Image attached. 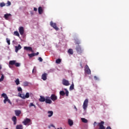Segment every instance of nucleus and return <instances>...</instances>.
Wrapping results in <instances>:
<instances>
[{
  "label": "nucleus",
  "instance_id": "7ed1b4c3",
  "mask_svg": "<svg viewBox=\"0 0 129 129\" xmlns=\"http://www.w3.org/2000/svg\"><path fill=\"white\" fill-rule=\"evenodd\" d=\"M50 25L51 27L54 29V30H56V31H59V28L57 27V24L56 23H53V21H51L50 22Z\"/></svg>",
  "mask_w": 129,
  "mask_h": 129
},
{
  "label": "nucleus",
  "instance_id": "6e6552de",
  "mask_svg": "<svg viewBox=\"0 0 129 129\" xmlns=\"http://www.w3.org/2000/svg\"><path fill=\"white\" fill-rule=\"evenodd\" d=\"M50 99H51L52 101H56V100L57 99V96H56L55 94H51L50 96Z\"/></svg>",
  "mask_w": 129,
  "mask_h": 129
},
{
  "label": "nucleus",
  "instance_id": "864d4df0",
  "mask_svg": "<svg viewBox=\"0 0 129 129\" xmlns=\"http://www.w3.org/2000/svg\"><path fill=\"white\" fill-rule=\"evenodd\" d=\"M96 123H97L96 122H94V126H95V125H96Z\"/></svg>",
  "mask_w": 129,
  "mask_h": 129
},
{
  "label": "nucleus",
  "instance_id": "8fccbe9b",
  "mask_svg": "<svg viewBox=\"0 0 129 129\" xmlns=\"http://www.w3.org/2000/svg\"><path fill=\"white\" fill-rule=\"evenodd\" d=\"M76 44H77V45H79V44H80V41H77L76 42Z\"/></svg>",
  "mask_w": 129,
  "mask_h": 129
},
{
  "label": "nucleus",
  "instance_id": "393cba45",
  "mask_svg": "<svg viewBox=\"0 0 129 129\" xmlns=\"http://www.w3.org/2000/svg\"><path fill=\"white\" fill-rule=\"evenodd\" d=\"M48 113L49 114L48 115V117H51V116H52V115H53V111H48Z\"/></svg>",
  "mask_w": 129,
  "mask_h": 129
},
{
  "label": "nucleus",
  "instance_id": "4c0bfd02",
  "mask_svg": "<svg viewBox=\"0 0 129 129\" xmlns=\"http://www.w3.org/2000/svg\"><path fill=\"white\" fill-rule=\"evenodd\" d=\"M28 85H29V82H24L23 83V86H28Z\"/></svg>",
  "mask_w": 129,
  "mask_h": 129
},
{
  "label": "nucleus",
  "instance_id": "f704fd0d",
  "mask_svg": "<svg viewBox=\"0 0 129 129\" xmlns=\"http://www.w3.org/2000/svg\"><path fill=\"white\" fill-rule=\"evenodd\" d=\"M7 43L8 45H11V40L9 38H6Z\"/></svg>",
  "mask_w": 129,
  "mask_h": 129
},
{
  "label": "nucleus",
  "instance_id": "0eeeda50",
  "mask_svg": "<svg viewBox=\"0 0 129 129\" xmlns=\"http://www.w3.org/2000/svg\"><path fill=\"white\" fill-rule=\"evenodd\" d=\"M19 32L20 34V35H21V36H23V35H24V33L25 32V30L24 29V27H20L19 28Z\"/></svg>",
  "mask_w": 129,
  "mask_h": 129
},
{
  "label": "nucleus",
  "instance_id": "a18cd8bd",
  "mask_svg": "<svg viewBox=\"0 0 129 129\" xmlns=\"http://www.w3.org/2000/svg\"><path fill=\"white\" fill-rule=\"evenodd\" d=\"M7 5H8V7L10 6H11V2L8 1V2H7Z\"/></svg>",
  "mask_w": 129,
  "mask_h": 129
},
{
  "label": "nucleus",
  "instance_id": "cd10ccee",
  "mask_svg": "<svg viewBox=\"0 0 129 129\" xmlns=\"http://www.w3.org/2000/svg\"><path fill=\"white\" fill-rule=\"evenodd\" d=\"M14 35L15 36H17V37H20V33H19V32L18 31H15Z\"/></svg>",
  "mask_w": 129,
  "mask_h": 129
},
{
  "label": "nucleus",
  "instance_id": "f03ea898",
  "mask_svg": "<svg viewBox=\"0 0 129 129\" xmlns=\"http://www.w3.org/2000/svg\"><path fill=\"white\" fill-rule=\"evenodd\" d=\"M87 106H88V99H86L84 101L83 105V108L84 110L87 109Z\"/></svg>",
  "mask_w": 129,
  "mask_h": 129
},
{
  "label": "nucleus",
  "instance_id": "f3484780",
  "mask_svg": "<svg viewBox=\"0 0 129 129\" xmlns=\"http://www.w3.org/2000/svg\"><path fill=\"white\" fill-rule=\"evenodd\" d=\"M7 101H8V103H10V104H12V102H11V100L9 99V97L7 99H4V103L6 104Z\"/></svg>",
  "mask_w": 129,
  "mask_h": 129
},
{
  "label": "nucleus",
  "instance_id": "58836bf2",
  "mask_svg": "<svg viewBox=\"0 0 129 129\" xmlns=\"http://www.w3.org/2000/svg\"><path fill=\"white\" fill-rule=\"evenodd\" d=\"M5 6H6V4H5L4 3H0L1 8H3V7H5Z\"/></svg>",
  "mask_w": 129,
  "mask_h": 129
},
{
  "label": "nucleus",
  "instance_id": "49530a36",
  "mask_svg": "<svg viewBox=\"0 0 129 129\" xmlns=\"http://www.w3.org/2000/svg\"><path fill=\"white\" fill-rule=\"evenodd\" d=\"M35 56H38L39 55V52H37V53H35Z\"/></svg>",
  "mask_w": 129,
  "mask_h": 129
},
{
  "label": "nucleus",
  "instance_id": "603ef678",
  "mask_svg": "<svg viewBox=\"0 0 129 129\" xmlns=\"http://www.w3.org/2000/svg\"><path fill=\"white\" fill-rule=\"evenodd\" d=\"M30 14H31V15H32V16H33V15H34V12H33L32 11H31V12H30Z\"/></svg>",
  "mask_w": 129,
  "mask_h": 129
},
{
  "label": "nucleus",
  "instance_id": "a19ab883",
  "mask_svg": "<svg viewBox=\"0 0 129 129\" xmlns=\"http://www.w3.org/2000/svg\"><path fill=\"white\" fill-rule=\"evenodd\" d=\"M37 71L36 69V67H34L33 70H32V73H36V72Z\"/></svg>",
  "mask_w": 129,
  "mask_h": 129
},
{
  "label": "nucleus",
  "instance_id": "1a4fd4ad",
  "mask_svg": "<svg viewBox=\"0 0 129 129\" xmlns=\"http://www.w3.org/2000/svg\"><path fill=\"white\" fill-rule=\"evenodd\" d=\"M30 121H31V119H29L27 118L24 120V121L23 122V123L24 124V125H27L28 123H30Z\"/></svg>",
  "mask_w": 129,
  "mask_h": 129
},
{
  "label": "nucleus",
  "instance_id": "20e7f679",
  "mask_svg": "<svg viewBox=\"0 0 129 129\" xmlns=\"http://www.w3.org/2000/svg\"><path fill=\"white\" fill-rule=\"evenodd\" d=\"M85 73L86 74H88V75L91 74V71H90V69H89V67H88V65L86 66V68L85 69Z\"/></svg>",
  "mask_w": 129,
  "mask_h": 129
},
{
  "label": "nucleus",
  "instance_id": "9b49d317",
  "mask_svg": "<svg viewBox=\"0 0 129 129\" xmlns=\"http://www.w3.org/2000/svg\"><path fill=\"white\" fill-rule=\"evenodd\" d=\"M22 49V46H21L20 44H19L18 46H15V52L16 53H18L19 50H21Z\"/></svg>",
  "mask_w": 129,
  "mask_h": 129
},
{
  "label": "nucleus",
  "instance_id": "a211bd4d",
  "mask_svg": "<svg viewBox=\"0 0 129 129\" xmlns=\"http://www.w3.org/2000/svg\"><path fill=\"white\" fill-rule=\"evenodd\" d=\"M24 49L26 50V51H32L33 49L31 47L29 46H25Z\"/></svg>",
  "mask_w": 129,
  "mask_h": 129
},
{
  "label": "nucleus",
  "instance_id": "c03bdc74",
  "mask_svg": "<svg viewBox=\"0 0 129 129\" xmlns=\"http://www.w3.org/2000/svg\"><path fill=\"white\" fill-rule=\"evenodd\" d=\"M38 60L40 62H43V58H42L41 57L38 58Z\"/></svg>",
  "mask_w": 129,
  "mask_h": 129
},
{
  "label": "nucleus",
  "instance_id": "ea45409f",
  "mask_svg": "<svg viewBox=\"0 0 129 129\" xmlns=\"http://www.w3.org/2000/svg\"><path fill=\"white\" fill-rule=\"evenodd\" d=\"M15 65L16 67H20V66H21V64L19 62H15Z\"/></svg>",
  "mask_w": 129,
  "mask_h": 129
},
{
  "label": "nucleus",
  "instance_id": "39448f33",
  "mask_svg": "<svg viewBox=\"0 0 129 129\" xmlns=\"http://www.w3.org/2000/svg\"><path fill=\"white\" fill-rule=\"evenodd\" d=\"M62 84L64 86H69L70 84L69 83V81L65 79H62Z\"/></svg>",
  "mask_w": 129,
  "mask_h": 129
},
{
  "label": "nucleus",
  "instance_id": "5fc2aeb1",
  "mask_svg": "<svg viewBox=\"0 0 129 129\" xmlns=\"http://www.w3.org/2000/svg\"><path fill=\"white\" fill-rule=\"evenodd\" d=\"M2 65L0 64V70L2 69Z\"/></svg>",
  "mask_w": 129,
  "mask_h": 129
},
{
  "label": "nucleus",
  "instance_id": "4468645a",
  "mask_svg": "<svg viewBox=\"0 0 129 129\" xmlns=\"http://www.w3.org/2000/svg\"><path fill=\"white\" fill-rule=\"evenodd\" d=\"M39 101H40V102H44L46 101V99L45 97H44V96H40Z\"/></svg>",
  "mask_w": 129,
  "mask_h": 129
},
{
  "label": "nucleus",
  "instance_id": "6ab92c4d",
  "mask_svg": "<svg viewBox=\"0 0 129 129\" xmlns=\"http://www.w3.org/2000/svg\"><path fill=\"white\" fill-rule=\"evenodd\" d=\"M18 96H19V97H21V98H22V99H25V94L19 93L18 94Z\"/></svg>",
  "mask_w": 129,
  "mask_h": 129
},
{
  "label": "nucleus",
  "instance_id": "aec40b11",
  "mask_svg": "<svg viewBox=\"0 0 129 129\" xmlns=\"http://www.w3.org/2000/svg\"><path fill=\"white\" fill-rule=\"evenodd\" d=\"M38 13L39 15H42V14H43V9L42 8V7H39L38 8Z\"/></svg>",
  "mask_w": 129,
  "mask_h": 129
},
{
  "label": "nucleus",
  "instance_id": "9d476101",
  "mask_svg": "<svg viewBox=\"0 0 129 129\" xmlns=\"http://www.w3.org/2000/svg\"><path fill=\"white\" fill-rule=\"evenodd\" d=\"M47 75H48V74L46 73H44L42 75L41 79L42 80H44V81H45V80H47Z\"/></svg>",
  "mask_w": 129,
  "mask_h": 129
},
{
  "label": "nucleus",
  "instance_id": "6e6d98bb",
  "mask_svg": "<svg viewBox=\"0 0 129 129\" xmlns=\"http://www.w3.org/2000/svg\"><path fill=\"white\" fill-rule=\"evenodd\" d=\"M80 66H81V67H82V64L81 63Z\"/></svg>",
  "mask_w": 129,
  "mask_h": 129
},
{
  "label": "nucleus",
  "instance_id": "7c9ffc66",
  "mask_svg": "<svg viewBox=\"0 0 129 129\" xmlns=\"http://www.w3.org/2000/svg\"><path fill=\"white\" fill-rule=\"evenodd\" d=\"M60 95H61V96H64L65 95V92L63 91H60L59 92Z\"/></svg>",
  "mask_w": 129,
  "mask_h": 129
},
{
  "label": "nucleus",
  "instance_id": "5701e85b",
  "mask_svg": "<svg viewBox=\"0 0 129 129\" xmlns=\"http://www.w3.org/2000/svg\"><path fill=\"white\" fill-rule=\"evenodd\" d=\"M81 119L83 122H84V123H87L88 122V120L85 118H81Z\"/></svg>",
  "mask_w": 129,
  "mask_h": 129
},
{
  "label": "nucleus",
  "instance_id": "a878e982",
  "mask_svg": "<svg viewBox=\"0 0 129 129\" xmlns=\"http://www.w3.org/2000/svg\"><path fill=\"white\" fill-rule=\"evenodd\" d=\"M72 85L70 87V90H73V89H74V83H73V82H72Z\"/></svg>",
  "mask_w": 129,
  "mask_h": 129
},
{
  "label": "nucleus",
  "instance_id": "bb28decb",
  "mask_svg": "<svg viewBox=\"0 0 129 129\" xmlns=\"http://www.w3.org/2000/svg\"><path fill=\"white\" fill-rule=\"evenodd\" d=\"M16 129H23V125L22 124L17 125Z\"/></svg>",
  "mask_w": 129,
  "mask_h": 129
},
{
  "label": "nucleus",
  "instance_id": "473e14b6",
  "mask_svg": "<svg viewBox=\"0 0 129 129\" xmlns=\"http://www.w3.org/2000/svg\"><path fill=\"white\" fill-rule=\"evenodd\" d=\"M5 78V76L3 74H2L1 78L0 79V82H2V81H4V79Z\"/></svg>",
  "mask_w": 129,
  "mask_h": 129
},
{
  "label": "nucleus",
  "instance_id": "de8ad7c7",
  "mask_svg": "<svg viewBox=\"0 0 129 129\" xmlns=\"http://www.w3.org/2000/svg\"><path fill=\"white\" fill-rule=\"evenodd\" d=\"M34 11L35 12H37V11H38V9H37L36 8H34Z\"/></svg>",
  "mask_w": 129,
  "mask_h": 129
},
{
  "label": "nucleus",
  "instance_id": "e433bc0d",
  "mask_svg": "<svg viewBox=\"0 0 129 129\" xmlns=\"http://www.w3.org/2000/svg\"><path fill=\"white\" fill-rule=\"evenodd\" d=\"M28 56L30 58H32V57H34L35 56V53L28 54Z\"/></svg>",
  "mask_w": 129,
  "mask_h": 129
},
{
  "label": "nucleus",
  "instance_id": "2f4dec72",
  "mask_svg": "<svg viewBox=\"0 0 129 129\" xmlns=\"http://www.w3.org/2000/svg\"><path fill=\"white\" fill-rule=\"evenodd\" d=\"M61 59L60 58H58L55 61V63H56V64H60V62H61Z\"/></svg>",
  "mask_w": 129,
  "mask_h": 129
},
{
  "label": "nucleus",
  "instance_id": "423d86ee",
  "mask_svg": "<svg viewBox=\"0 0 129 129\" xmlns=\"http://www.w3.org/2000/svg\"><path fill=\"white\" fill-rule=\"evenodd\" d=\"M104 124V121H101L100 123H98L99 129H105V126L103 125Z\"/></svg>",
  "mask_w": 129,
  "mask_h": 129
},
{
  "label": "nucleus",
  "instance_id": "c756f323",
  "mask_svg": "<svg viewBox=\"0 0 129 129\" xmlns=\"http://www.w3.org/2000/svg\"><path fill=\"white\" fill-rule=\"evenodd\" d=\"M2 97H4L5 99H7L8 98V96L5 93H3L2 94Z\"/></svg>",
  "mask_w": 129,
  "mask_h": 129
},
{
  "label": "nucleus",
  "instance_id": "79ce46f5",
  "mask_svg": "<svg viewBox=\"0 0 129 129\" xmlns=\"http://www.w3.org/2000/svg\"><path fill=\"white\" fill-rule=\"evenodd\" d=\"M18 91H23V89H22V88H21V87L18 88Z\"/></svg>",
  "mask_w": 129,
  "mask_h": 129
},
{
  "label": "nucleus",
  "instance_id": "4be33fe9",
  "mask_svg": "<svg viewBox=\"0 0 129 129\" xmlns=\"http://www.w3.org/2000/svg\"><path fill=\"white\" fill-rule=\"evenodd\" d=\"M16 62H17L16 60H10L9 61V64L10 65H15Z\"/></svg>",
  "mask_w": 129,
  "mask_h": 129
},
{
  "label": "nucleus",
  "instance_id": "2eb2a0df",
  "mask_svg": "<svg viewBox=\"0 0 129 129\" xmlns=\"http://www.w3.org/2000/svg\"><path fill=\"white\" fill-rule=\"evenodd\" d=\"M12 17V14H6L4 15V18L5 20H9V17Z\"/></svg>",
  "mask_w": 129,
  "mask_h": 129
},
{
  "label": "nucleus",
  "instance_id": "37998d69",
  "mask_svg": "<svg viewBox=\"0 0 129 129\" xmlns=\"http://www.w3.org/2000/svg\"><path fill=\"white\" fill-rule=\"evenodd\" d=\"M65 94L66 96H68V95H69V92L68 90H66Z\"/></svg>",
  "mask_w": 129,
  "mask_h": 129
},
{
  "label": "nucleus",
  "instance_id": "c9c22d12",
  "mask_svg": "<svg viewBox=\"0 0 129 129\" xmlns=\"http://www.w3.org/2000/svg\"><path fill=\"white\" fill-rule=\"evenodd\" d=\"M29 97H30V94L28 92H27L26 93V95H25V99L29 98Z\"/></svg>",
  "mask_w": 129,
  "mask_h": 129
},
{
  "label": "nucleus",
  "instance_id": "09e8293b",
  "mask_svg": "<svg viewBox=\"0 0 129 129\" xmlns=\"http://www.w3.org/2000/svg\"><path fill=\"white\" fill-rule=\"evenodd\" d=\"M74 108L76 109V111H77L78 109L76 107V106L74 105Z\"/></svg>",
  "mask_w": 129,
  "mask_h": 129
},
{
  "label": "nucleus",
  "instance_id": "c85d7f7f",
  "mask_svg": "<svg viewBox=\"0 0 129 129\" xmlns=\"http://www.w3.org/2000/svg\"><path fill=\"white\" fill-rule=\"evenodd\" d=\"M15 82L16 85H19V84H20V80L19 79H17L15 81Z\"/></svg>",
  "mask_w": 129,
  "mask_h": 129
},
{
  "label": "nucleus",
  "instance_id": "f8f14e48",
  "mask_svg": "<svg viewBox=\"0 0 129 129\" xmlns=\"http://www.w3.org/2000/svg\"><path fill=\"white\" fill-rule=\"evenodd\" d=\"M45 102L46 103H48V104H51V103H52V100L50 99V98L49 97H47L45 99Z\"/></svg>",
  "mask_w": 129,
  "mask_h": 129
},
{
  "label": "nucleus",
  "instance_id": "412c9836",
  "mask_svg": "<svg viewBox=\"0 0 129 129\" xmlns=\"http://www.w3.org/2000/svg\"><path fill=\"white\" fill-rule=\"evenodd\" d=\"M68 123L70 126H72V125H73V121L70 119H69Z\"/></svg>",
  "mask_w": 129,
  "mask_h": 129
},
{
  "label": "nucleus",
  "instance_id": "3c124183",
  "mask_svg": "<svg viewBox=\"0 0 129 129\" xmlns=\"http://www.w3.org/2000/svg\"><path fill=\"white\" fill-rule=\"evenodd\" d=\"M94 79L96 80H97L98 79V78H97V77L96 76H94Z\"/></svg>",
  "mask_w": 129,
  "mask_h": 129
},
{
  "label": "nucleus",
  "instance_id": "ddd939ff",
  "mask_svg": "<svg viewBox=\"0 0 129 129\" xmlns=\"http://www.w3.org/2000/svg\"><path fill=\"white\" fill-rule=\"evenodd\" d=\"M15 114L17 116H20V114H21V113H22V111H21V110H16L15 111Z\"/></svg>",
  "mask_w": 129,
  "mask_h": 129
},
{
  "label": "nucleus",
  "instance_id": "f257e3e1",
  "mask_svg": "<svg viewBox=\"0 0 129 129\" xmlns=\"http://www.w3.org/2000/svg\"><path fill=\"white\" fill-rule=\"evenodd\" d=\"M76 51L78 54H82L83 52V49L81 48L80 45H77L76 47Z\"/></svg>",
  "mask_w": 129,
  "mask_h": 129
},
{
  "label": "nucleus",
  "instance_id": "dca6fc26",
  "mask_svg": "<svg viewBox=\"0 0 129 129\" xmlns=\"http://www.w3.org/2000/svg\"><path fill=\"white\" fill-rule=\"evenodd\" d=\"M12 120L14 121V124L16 125V124H17V117H16V116H14L12 117Z\"/></svg>",
  "mask_w": 129,
  "mask_h": 129
},
{
  "label": "nucleus",
  "instance_id": "72a5a7b5",
  "mask_svg": "<svg viewBox=\"0 0 129 129\" xmlns=\"http://www.w3.org/2000/svg\"><path fill=\"white\" fill-rule=\"evenodd\" d=\"M32 106H34V108H36V105H34L33 103H30L29 104V107H32Z\"/></svg>",
  "mask_w": 129,
  "mask_h": 129
},
{
  "label": "nucleus",
  "instance_id": "b1692460",
  "mask_svg": "<svg viewBox=\"0 0 129 129\" xmlns=\"http://www.w3.org/2000/svg\"><path fill=\"white\" fill-rule=\"evenodd\" d=\"M69 54H70V55H73V49L70 48L68 51Z\"/></svg>",
  "mask_w": 129,
  "mask_h": 129
}]
</instances>
